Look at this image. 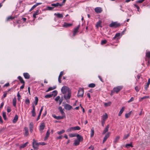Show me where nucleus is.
I'll return each instance as SVG.
<instances>
[{
  "instance_id": "1",
  "label": "nucleus",
  "mask_w": 150,
  "mask_h": 150,
  "mask_svg": "<svg viewBox=\"0 0 150 150\" xmlns=\"http://www.w3.org/2000/svg\"><path fill=\"white\" fill-rule=\"evenodd\" d=\"M123 88V87L122 86L115 87L113 89V91L117 93L122 89Z\"/></svg>"
},
{
  "instance_id": "2",
  "label": "nucleus",
  "mask_w": 150,
  "mask_h": 150,
  "mask_svg": "<svg viewBox=\"0 0 150 150\" xmlns=\"http://www.w3.org/2000/svg\"><path fill=\"white\" fill-rule=\"evenodd\" d=\"M120 24L117 22H115L111 23L109 25L110 27H114L116 28L120 26Z\"/></svg>"
},
{
  "instance_id": "3",
  "label": "nucleus",
  "mask_w": 150,
  "mask_h": 150,
  "mask_svg": "<svg viewBox=\"0 0 150 150\" xmlns=\"http://www.w3.org/2000/svg\"><path fill=\"white\" fill-rule=\"evenodd\" d=\"M33 147L35 149L37 150L38 148V146L40 144V143H37L34 139H33Z\"/></svg>"
},
{
  "instance_id": "4",
  "label": "nucleus",
  "mask_w": 150,
  "mask_h": 150,
  "mask_svg": "<svg viewBox=\"0 0 150 150\" xmlns=\"http://www.w3.org/2000/svg\"><path fill=\"white\" fill-rule=\"evenodd\" d=\"M69 88L65 86L62 87L61 89L62 93L64 94H65L67 92H69Z\"/></svg>"
},
{
  "instance_id": "5",
  "label": "nucleus",
  "mask_w": 150,
  "mask_h": 150,
  "mask_svg": "<svg viewBox=\"0 0 150 150\" xmlns=\"http://www.w3.org/2000/svg\"><path fill=\"white\" fill-rule=\"evenodd\" d=\"M84 92V91L83 89V88H80L78 91V93L77 95L79 97H83V96Z\"/></svg>"
},
{
  "instance_id": "6",
  "label": "nucleus",
  "mask_w": 150,
  "mask_h": 150,
  "mask_svg": "<svg viewBox=\"0 0 150 150\" xmlns=\"http://www.w3.org/2000/svg\"><path fill=\"white\" fill-rule=\"evenodd\" d=\"M65 109L67 110H70L72 108V107L70 105L66 103L64 105Z\"/></svg>"
},
{
  "instance_id": "7",
  "label": "nucleus",
  "mask_w": 150,
  "mask_h": 150,
  "mask_svg": "<svg viewBox=\"0 0 150 150\" xmlns=\"http://www.w3.org/2000/svg\"><path fill=\"white\" fill-rule=\"evenodd\" d=\"M110 133L109 132H108L104 136L103 142V143L104 144V142L106 141L107 139L109 137L110 135Z\"/></svg>"
},
{
  "instance_id": "8",
  "label": "nucleus",
  "mask_w": 150,
  "mask_h": 150,
  "mask_svg": "<svg viewBox=\"0 0 150 150\" xmlns=\"http://www.w3.org/2000/svg\"><path fill=\"white\" fill-rule=\"evenodd\" d=\"M95 11L96 13H100L102 12L103 10L101 7H97L95 8Z\"/></svg>"
},
{
  "instance_id": "9",
  "label": "nucleus",
  "mask_w": 150,
  "mask_h": 150,
  "mask_svg": "<svg viewBox=\"0 0 150 150\" xmlns=\"http://www.w3.org/2000/svg\"><path fill=\"white\" fill-rule=\"evenodd\" d=\"M45 124L44 122H42L40 126L39 130L41 132H42L43 130L45 128Z\"/></svg>"
},
{
  "instance_id": "10",
  "label": "nucleus",
  "mask_w": 150,
  "mask_h": 150,
  "mask_svg": "<svg viewBox=\"0 0 150 150\" xmlns=\"http://www.w3.org/2000/svg\"><path fill=\"white\" fill-rule=\"evenodd\" d=\"M73 25L72 23H64L63 25V27L66 28L69 27Z\"/></svg>"
},
{
  "instance_id": "11",
  "label": "nucleus",
  "mask_w": 150,
  "mask_h": 150,
  "mask_svg": "<svg viewBox=\"0 0 150 150\" xmlns=\"http://www.w3.org/2000/svg\"><path fill=\"white\" fill-rule=\"evenodd\" d=\"M71 96V93L70 92H68L67 96H66L65 94L64 96V98L66 100L69 99Z\"/></svg>"
},
{
  "instance_id": "12",
  "label": "nucleus",
  "mask_w": 150,
  "mask_h": 150,
  "mask_svg": "<svg viewBox=\"0 0 150 150\" xmlns=\"http://www.w3.org/2000/svg\"><path fill=\"white\" fill-rule=\"evenodd\" d=\"M109 127V125H107L105 127L103 131L102 132V134H105L107 132H108V129Z\"/></svg>"
},
{
  "instance_id": "13",
  "label": "nucleus",
  "mask_w": 150,
  "mask_h": 150,
  "mask_svg": "<svg viewBox=\"0 0 150 150\" xmlns=\"http://www.w3.org/2000/svg\"><path fill=\"white\" fill-rule=\"evenodd\" d=\"M30 131L31 133H32L33 130V122H31L29 126Z\"/></svg>"
},
{
  "instance_id": "14",
  "label": "nucleus",
  "mask_w": 150,
  "mask_h": 150,
  "mask_svg": "<svg viewBox=\"0 0 150 150\" xmlns=\"http://www.w3.org/2000/svg\"><path fill=\"white\" fill-rule=\"evenodd\" d=\"M76 137H77V140H78V141H79L80 142H81L83 141V138L79 134H77Z\"/></svg>"
},
{
  "instance_id": "15",
  "label": "nucleus",
  "mask_w": 150,
  "mask_h": 150,
  "mask_svg": "<svg viewBox=\"0 0 150 150\" xmlns=\"http://www.w3.org/2000/svg\"><path fill=\"white\" fill-rule=\"evenodd\" d=\"M23 75L24 78L26 79H28L30 78V75L28 73H24L23 74Z\"/></svg>"
},
{
  "instance_id": "16",
  "label": "nucleus",
  "mask_w": 150,
  "mask_h": 150,
  "mask_svg": "<svg viewBox=\"0 0 150 150\" xmlns=\"http://www.w3.org/2000/svg\"><path fill=\"white\" fill-rule=\"evenodd\" d=\"M51 5L52 6L55 7H57L59 6H61L62 5V4H60L59 3H53L52 4H51Z\"/></svg>"
},
{
  "instance_id": "17",
  "label": "nucleus",
  "mask_w": 150,
  "mask_h": 150,
  "mask_svg": "<svg viewBox=\"0 0 150 150\" xmlns=\"http://www.w3.org/2000/svg\"><path fill=\"white\" fill-rule=\"evenodd\" d=\"M24 130H25L24 133L25 136H28L29 135L28 128L27 127H25L24 128Z\"/></svg>"
},
{
  "instance_id": "18",
  "label": "nucleus",
  "mask_w": 150,
  "mask_h": 150,
  "mask_svg": "<svg viewBox=\"0 0 150 150\" xmlns=\"http://www.w3.org/2000/svg\"><path fill=\"white\" fill-rule=\"evenodd\" d=\"M18 119V116L17 115H16L13 119V122L15 123L16 122Z\"/></svg>"
},
{
  "instance_id": "19",
  "label": "nucleus",
  "mask_w": 150,
  "mask_h": 150,
  "mask_svg": "<svg viewBox=\"0 0 150 150\" xmlns=\"http://www.w3.org/2000/svg\"><path fill=\"white\" fill-rule=\"evenodd\" d=\"M18 78L20 81V82L21 83H22L23 84L25 83V81H24V80L23 79V78L21 76H18Z\"/></svg>"
},
{
  "instance_id": "20",
  "label": "nucleus",
  "mask_w": 150,
  "mask_h": 150,
  "mask_svg": "<svg viewBox=\"0 0 150 150\" xmlns=\"http://www.w3.org/2000/svg\"><path fill=\"white\" fill-rule=\"evenodd\" d=\"M54 15L56 16L58 18H63L62 14L59 13L54 14Z\"/></svg>"
},
{
  "instance_id": "21",
  "label": "nucleus",
  "mask_w": 150,
  "mask_h": 150,
  "mask_svg": "<svg viewBox=\"0 0 150 150\" xmlns=\"http://www.w3.org/2000/svg\"><path fill=\"white\" fill-rule=\"evenodd\" d=\"M80 142L79 141H78L77 139H75L74 140V142L73 144V145L75 146H77L79 144Z\"/></svg>"
},
{
  "instance_id": "22",
  "label": "nucleus",
  "mask_w": 150,
  "mask_h": 150,
  "mask_svg": "<svg viewBox=\"0 0 150 150\" xmlns=\"http://www.w3.org/2000/svg\"><path fill=\"white\" fill-rule=\"evenodd\" d=\"M101 23V21H99L96 23V27L97 28H98L99 27H101V26H100Z\"/></svg>"
},
{
  "instance_id": "23",
  "label": "nucleus",
  "mask_w": 150,
  "mask_h": 150,
  "mask_svg": "<svg viewBox=\"0 0 150 150\" xmlns=\"http://www.w3.org/2000/svg\"><path fill=\"white\" fill-rule=\"evenodd\" d=\"M125 108V107H122L121 110H120V111L119 113V114H118L119 116H120L121 115V114H122V113H123L124 111V110Z\"/></svg>"
},
{
  "instance_id": "24",
  "label": "nucleus",
  "mask_w": 150,
  "mask_h": 150,
  "mask_svg": "<svg viewBox=\"0 0 150 150\" xmlns=\"http://www.w3.org/2000/svg\"><path fill=\"white\" fill-rule=\"evenodd\" d=\"M146 56L147 58V59H150V51H148L146 52Z\"/></svg>"
},
{
  "instance_id": "25",
  "label": "nucleus",
  "mask_w": 150,
  "mask_h": 150,
  "mask_svg": "<svg viewBox=\"0 0 150 150\" xmlns=\"http://www.w3.org/2000/svg\"><path fill=\"white\" fill-rule=\"evenodd\" d=\"M28 143V142H26L25 143L21 145L20 146V148L21 149H22L24 148L27 146Z\"/></svg>"
},
{
  "instance_id": "26",
  "label": "nucleus",
  "mask_w": 150,
  "mask_h": 150,
  "mask_svg": "<svg viewBox=\"0 0 150 150\" xmlns=\"http://www.w3.org/2000/svg\"><path fill=\"white\" fill-rule=\"evenodd\" d=\"M50 130L49 129L47 131L46 136L45 137V140L47 139L50 136Z\"/></svg>"
},
{
  "instance_id": "27",
  "label": "nucleus",
  "mask_w": 150,
  "mask_h": 150,
  "mask_svg": "<svg viewBox=\"0 0 150 150\" xmlns=\"http://www.w3.org/2000/svg\"><path fill=\"white\" fill-rule=\"evenodd\" d=\"M120 138V137L119 136H117L114 141L115 144H116L118 142V141Z\"/></svg>"
},
{
  "instance_id": "28",
  "label": "nucleus",
  "mask_w": 150,
  "mask_h": 150,
  "mask_svg": "<svg viewBox=\"0 0 150 150\" xmlns=\"http://www.w3.org/2000/svg\"><path fill=\"white\" fill-rule=\"evenodd\" d=\"M94 134V128L93 127L91 129V137H93Z\"/></svg>"
},
{
  "instance_id": "29",
  "label": "nucleus",
  "mask_w": 150,
  "mask_h": 150,
  "mask_svg": "<svg viewBox=\"0 0 150 150\" xmlns=\"http://www.w3.org/2000/svg\"><path fill=\"white\" fill-rule=\"evenodd\" d=\"M16 97H14L13 99V106L16 107Z\"/></svg>"
},
{
  "instance_id": "30",
  "label": "nucleus",
  "mask_w": 150,
  "mask_h": 150,
  "mask_svg": "<svg viewBox=\"0 0 150 150\" xmlns=\"http://www.w3.org/2000/svg\"><path fill=\"white\" fill-rule=\"evenodd\" d=\"M108 118V116L107 114L105 113V115H103V119L102 120H103L105 121V120L107 119Z\"/></svg>"
},
{
  "instance_id": "31",
  "label": "nucleus",
  "mask_w": 150,
  "mask_h": 150,
  "mask_svg": "<svg viewBox=\"0 0 150 150\" xmlns=\"http://www.w3.org/2000/svg\"><path fill=\"white\" fill-rule=\"evenodd\" d=\"M56 88V87L55 86H54L53 87H50L48 88V89L47 91H46V92H47L50 91L52 90L53 89H54Z\"/></svg>"
},
{
  "instance_id": "32",
  "label": "nucleus",
  "mask_w": 150,
  "mask_h": 150,
  "mask_svg": "<svg viewBox=\"0 0 150 150\" xmlns=\"http://www.w3.org/2000/svg\"><path fill=\"white\" fill-rule=\"evenodd\" d=\"M53 96V94H49L46 95L45 96V98H51Z\"/></svg>"
},
{
  "instance_id": "33",
  "label": "nucleus",
  "mask_w": 150,
  "mask_h": 150,
  "mask_svg": "<svg viewBox=\"0 0 150 150\" xmlns=\"http://www.w3.org/2000/svg\"><path fill=\"white\" fill-rule=\"evenodd\" d=\"M96 86V85L94 83H91L88 84V87L89 88H94Z\"/></svg>"
},
{
  "instance_id": "34",
  "label": "nucleus",
  "mask_w": 150,
  "mask_h": 150,
  "mask_svg": "<svg viewBox=\"0 0 150 150\" xmlns=\"http://www.w3.org/2000/svg\"><path fill=\"white\" fill-rule=\"evenodd\" d=\"M130 147H133V146H132V143L129 144H127L125 145V147L127 148H129Z\"/></svg>"
},
{
  "instance_id": "35",
  "label": "nucleus",
  "mask_w": 150,
  "mask_h": 150,
  "mask_svg": "<svg viewBox=\"0 0 150 150\" xmlns=\"http://www.w3.org/2000/svg\"><path fill=\"white\" fill-rule=\"evenodd\" d=\"M132 111L129 112L128 113L125 114V116L126 118H128L131 114Z\"/></svg>"
},
{
  "instance_id": "36",
  "label": "nucleus",
  "mask_w": 150,
  "mask_h": 150,
  "mask_svg": "<svg viewBox=\"0 0 150 150\" xmlns=\"http://www.w3.org/2000/svg\"><path fill=\"white\" fill-rule=\"evenodd\" d=\"M74 130H79L81 129V128L78 126H76L73 127Z\"/></svg>"
},
{
  "instance_id": "37",
  "label": "nucleus",
  "mask_w": 150,
  "mask_h": 150,
  "mask_svg": "<svg viewBox=\"0 0 150 150\" xmlns=\"http://www.w3.org/2000/svg\"><path fill=\"white\" fill-rule=\"evenodd\" d=\"M111 104V102H109L108 103H104V106L105 107H107L110 106Z\"/></svg>"
},
{
  "instance_id": "38",
  "label": "nucleus",
  "mask_w": 150,
  "mask_h": 150,
  "mask_svg": "<svg viewBox=\"0 0 150 150\" xmlns=\"http://www.w3.org/2000/svg\"><path fill=\"white\" fill-rule=\"evenodd\" d=\"M72 131H74L73 128V127H70L66 131L67 132H71Z\"/></svg>"
},
{
  "instance_id": "39",
  "label": "nucleus",
  "mask_w": 150,
  "mask_h": 150,
  "mask_svg": "<svg viewBox=\"0 0 150 150\" xmlns=\"http://www.w3.org/2000/svg\"><path fill=\"white\" fill-rule=\"evenodd\" d=\"M3 117L5 120H6V113L5 112H3Z\"/></svg>"
},
{
  "instance_id": "40",
  "label": "nucleus",
  "mask_w": 150,
  "mask_h": 150,
  "mask_svg": "<svg viewBox=\"0 0 150 150\" xmlns=\"http://www.w3.org/2000/svg\"><path fill=\"white\" fill-rule=\"evenodd\" d=\"M7 94V91H4V94L3 96L2 97V99L3 98H5Z\"/></svg>"
},
{
  "instance_id": "41",
  "label": "nucleus",
  "mask_w": 150,
  "mask_h": 150,
  "mask_svg": "<svg viewBox=\"0 0 150 150\" xmlns=\"http://www.w3.org/2000/svg\"><path fill=\"white\" fill-rule=\"evenodd\" d=\"M32 114V116L34 117L36 116V113L35 112V110H32L31 111Z\"/></svg>"
},
{
  "instance_id": "42",
  "label": "nucleus",
  "mask_w": 150,
  "mask_h": 150,
  "mask_svg": "<svg viewBox=\"0 0 150 150\" xmlns=\"http://www.w3.org/2000/svg\"><path fill=\"white\" fill-rule=\"evenodd\" d=\"M129 136V134H125L124 136L123 139L125 140L126 139L128 138V137Z\"/></svg>"
},
{
  "instance_id": "43",
  "label": "nucleus",
  "mask_w": 150,
  "mask_h": 150,
  "mask_svg": "<svg viewBox=\"0 0 150 150\" xmlns=\"http://www.w3.org/2000/svg\"><path fill=\"white\" fill-rule=\"evenodd\" d=\"M107 42V41L106 40H102L101 41V44L103 45L105 44Z\"/></svg>"
},
{
  "instance_id": "44",
  "label": "nucleus",
  "mask_w": 150,
  "mask_h": 150,
  "mask_svg": "<svg viewBox=\"0 0 150 150\" xmlns=\"http://www.w3.org/2000/svg\"><path fill=\"white\" fill-rule=\"evenodd\" d=\"M17 96L18 97V100L19 101H20L21 99V96H20L19 92H18V93Z\"/></svg>"
},
{
  "instance_id": "45",
  "label": "nucleus",
  "mask_w": 150,
  "mask_h": 150,
  "mask_svg": "<svg viewBox=\"0 0 150 150\" xmlns=\"http://www.w3.org/2000/svg\"><path fill=\"white\" fill-rule=\"evenodd\" d=\"M38 98L36 96L35 97V105H37L38 102Z\"/></svg>"
},
{
  "instance_id": "46",
  "label": "nucleus",
  "mask_w": 150,
  "mask_h": 150,
  "mask_svg": "<svg viewBox=\"0 0 150 150\" xmlns=\"http://www.w3.org/2000/svg\"><path fill=\"white\" fill-rule=\"evenodd\" d=\"M64 117L62 116H57V120H59L62 119H63Z\"/></svg>"
},
{
  "instance_id": "47",
  "label": "nucleus",
  "mask_w": 150,
  "mask_h": 150,
  "mask_svg": "<svg viewBox=\"0 0 150 150\" xmlns=\"http://www.w3.org/2000/svg\"><path fill=\"white\" fill-rule=\"evenodd\" d=\"M65 132V130H62L60 131H59V132H57V133L59 134V135H60L62 134H63V133H64Z\"/></svg>"
},
{
  "instance_id": "48",
  "label": "nucleus",
  "mask_w": 150,
  "mask_h": 150,
  "mask_svg": "<svg viewBox=\"0 0 150 150\" xmlns=\"http://www.w3.org/2000/svg\"><path fill=\"white\" fill-rule=\"evenodd\" d=\"M25 103L27 105H29L30 103V101L28 98H27L25 100Z\"/></svg>"
},
{
  "instance_id": "49",
  "label": "nucleus",
  "mask_w": 150,
  "mask_h": 150,
  "mask_svg": "<svg viewBox=\"0 0 150 150\" xmlns=\"http://www.w3.org/2000/svg\"><path fill=\"white\" fill-rule=\"evenodd\" d=\"M40 11L39 10H37L35 12H34L33 14H35L36 16L37 15L40 14Z\"/></svg>"
},
{
  "instance_id": "50",
  "label": "nucleus",
  "mask_w": 150,
  "mask_h": 150,
  "mask_svg": "<svg viewBox=\"0 0 150 150\" xmlns=\"http://www.w3.org/2000/svg\"><path fill=\"white\" fill-rule=\"evenodd\" d=\"M14 18L13 17H11V16H8L7 18L6 19V21H9L10 20H12Z\"/></svg>"
},
{
  "instance_id": "51",
  "label": "nucleus",
  "mask_w": 150,
  "mask_h": 150,
  "mask_svg": "<svg viewBox=\"0 0 150 150\" xmlns=\"http://www.w3.org/2000/svg\"><path fill=\"white\" fill-rule=\"evenodd\" d=\"M76 134H69V136L70 137H74L76 136Z\"/></svg>"
},
{
  "instance_id": "52",
  "label": "nucleus",
  "mask_w": 150,
  "mask_h": 150,
  "mask_svg": "<svg viewBox=\"0 0 150 150\" xmlns=\"http://www.w3.org/2000/svg\"><path fill=\"white\" fill-rule=\"evenodd\" d=\"M52 93H53L52 94H53V95H54V96H56L57 94V92L56 90L52 92Z\"/></svg>"
},
{
  "instance_id": "53",
  "label": "nucleus",
  "mask_w": 150,
  "mask_h": 150,
  "mask_svg": "<svg viewBox=\"0 0 150 150\" xmlns=\"http://www.w3.org/2000/svg\"><path fill=\"white\" fill-rule=\"evenodd\" d=\"M60 112L62 115V116L64 117H65V113L64 112L63 110H61V111H60Z\"/></svg>"
},
{
  "instance_id": "54",
  "label": "nucleus",
  "mask_w": 150,
  "mask_h": 150,
  "mask_svg": "<svg viewBox=\"0 0 150 150\" xmlns=\"http://www.w3.org/2000/svg\"><path fill=\"white\" fill-rule=\"evenodd\" d=\"M11 110L10 107L8 106L7 108V111L8 112H10L11 111Z\"/></svg>"
},
{
  "instance_id": "55",
  "label": "nucleus",
  "mask_w": 150,
  "mask_h": 150,
  "mask_svg": "<svg viewBox=\"0 0 150 150\" xmlns=\"http://www.w3.org/2000/svg\"><path fill=\"white\" fill-rule=\"evenodd\" d=\"M63 100V97L62 96L59 100V104L60 105Z\"/></svg>"
},
{
  "instance_id": "56",
  "label": "nucleus",
  "mask_w": 150,
  "mask_h": 150,
  "mask_svg": "<svg viewBox=\"0 0 150 150\" xmlns=\"http://www.w3.org/2000/svg\"><path fill=\"white\" fill-rule=\"evenodd\" d=\"M134 98L133 97H132L128 101V103H130L131 102L133 101L134 100Z\"/></svg>"
},
{
  "instance_id": "57",
  "label": "nucleus",
  "mask_w": 150,
  "mask_h": 150,
  "mask_svg": "<svg viewBox=\"0 0 150 150\" xmlns=\"http://www.w3.org/2000/svg\"><path fill=\"white\" fill-rule=\"evenodd\" d=\"M145 60L147 62V65H149L150 64V59H147V58H146Z\"/></svg>"
},
{
  "instance_id": "58",
  "label": "nucleus",
  "mask_w": 150,
  "mask_h": 150,
  "mask_svg": "<svg viewBox=\"0 0 150 150\" xmlns=\"http://www.w3.org/2000/svg\"><path fill=\"white\" fill-rule=\"evenodd\" d=\"M144 0H138L136 2L139 3H142Z\"/></svg>"
},
{
  "instance_id": "59",
  "label": "nucleus",
  "mask_w": 150,
  "mask_h": 150,
  "mask_svg": "<svg viewBox=\"0 0 150 150\" xmlns=\"http://www.w3.org/2000/svg\"><path fill=\"white\" fill-rule=\"evenodd\" d=\"M64 74V72L63 71H62L60 72V74L59 76V77H61Z\"/></svg>"
},
{
  "instance_id": "60",
  "label": "nucleus",
  "mask_w": 150,
  "mask_h": 150,
  "mask_svg": "<svg viewBox=\"0 0 150 150\" xmlns=\"http://www.w3.org/2000/svg\"><path fill=\"white\" fill-rule=\"evenodd\" d=\"M60 99V97L59 96H57L55 98V100L56 101H58V100H59Z\"/></svg>"
},
{
  "instance_id": "61",
  "label": "nucleus",
  "mask_w": 150,
  "mask_h": 150,
  "mask_svg": "<svg viewBox=\"0 0 150 150\" xmlns=\"http://www.w3.org/2000/svg\"><path fill=\"white\" fill-rule=\"evenodd\" d=\"M47 9L48 10H52V9L54 8V7H49V6H47Z\"/></svg>"
},
{
  "instance_id": "62",
  "label": "nucleus",
  "mask_w": 150,
  "mask_h": 150,
  "mask_svg": "<svg viewBox=\"0 0 150 150\" xmlns=\"http://www.w3.org/2000/svg\"><path fill=\"white\" fill-rule=\"evenodd\" d=\"M98 78H99V79H100V80L102 82H104V81H103V80L102 79V78L101 77L99 76V75H98Z\"/></svg>"
},
{
  "instance_id": "63",
  "label": "nucleus",
  "mask_w": 150,
  "mask_h": 150,
  "mask_svg": "<svg viewBox=\"0 0 150 150\" xmlns=\"http://www.w3.org/2000/svg\"><path fill=\"white\" fill-rule=\"evenodd\" d=\"M36 7L35 6V5H34L31 8V9L29 10V11L30 12L31 11H32V10H33Z\"/></svg>"
},
{
  "instance_id": "64",
  "label": "nucleus",
  "mask_w": 150,
  "mask_h": 150,
  "mask_svg": "<svg viewBox=\"0 0 150 150\" xmlns=\"http://www.w3.org/2000/svg\"><path fill=\"white\" fill-rule=\"evenodd\" d=\"M135 89L137 92H138L139 91V87L137 86H136L135 88Z\"/></svg>"
}]
</instances>
